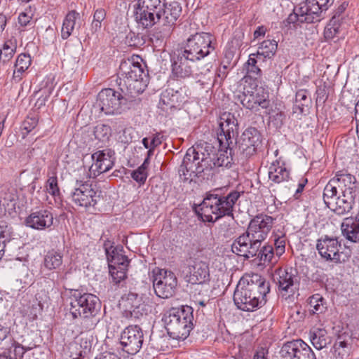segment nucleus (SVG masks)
<instances>
[{
	"mask_svg": "<svg viewBox=\"0 0 359 359\" xmlns=\"http://www.w3.org/2000/svg\"><path fill=\"white\" fill-rule=\"evenodd\" d=\"M269 288L264 282L255 283L250 277L243 278L238 282L233 295L237 307L245 311H252L264 305Z\"/></svg>",
	"mask_w": 359,
	"mask_h": 359,
	"instance_id": "1",
	"label": "nucleus"
},
{
	"mask_svg": "<svg viewBox=\"0 0 359 359\" xmlns=\"http://www.w3.org/2000/svg\"><path fill=\"white\" fill-rule=\"evenodd\" d=\"M240 197L238 191H231L226 196L217 193L208 195L196 212L203 222H215L225 215H231L233 206Z\"/></svg>",
	"mask_w": 359,
	"mask_h": 359,
	"instance_id": "2",
	"label": "nucleus"
},
{
	"mask_svg": "<svg viewBox=\"0 0 359 359\" xmlns=\"http://www.w3.org/2000/svg\"><path fill=\"white\" fill-rule=\"evenodd\" d=\"M336 340L333 345L335 359H346L353 352V339L359 337V316L353 313L346 321H341L333 327Z\"/></svg>",
	"mask_w": 359,
	"mask_h": 359,
	"instance_id": "3",
	"label": "nucleus"
},
{
	"mask_svg": "<svg viewBox=\"0 0 359 359\" xmlns=\"http://www.w3.org/2000/svg\"><path fill=\"white\" fill-rule=\"evenodd\" d=\"M121 70L125 75L124 82L130 93L140 94L145 90L148 84V72L141 57L132 55L127 62L121 63Z\"/></svg>",
	"mask_w": 359,
	"mask_h": 359,
	"instance_id": "4",
	"label": "nucleus"
},
{
	"mask_svg": "<svg viewBox=\"0 0 359 359\" xmlns=\"http://www.w3.org/2000/svg\"><path fill=\"white\" fill-rule=\"evenodd\" d=\"M168 334L176 339H184L192 329L193 315L189 308H172L163 318Z\"/></svg>",
	"mask_w": 359,
	"mask_h": 359,
	"instance_id": "5",
	"label": "nucleus"
},
{
	"mask_svg": "<svg viewBox=\"0 0 359 359\" xmlns=\"http://www.w3.org/2000/svg\"><path fill=\"white\" fill-rule=\"evenodd\" d=\"M217 46V41L212 34L199 32L191 35L186 42L184 55L190 61H198L209 55Z\"/></svg>",
	"mask_w": 359,
	"mask_h": 359,
	"instance_id": "6",
	"label": "nucleus"
},
{
	"mask_svg": "<svg viewBox=\"0 0 359 359\" xmlns=\"http://www.w3.org/2000/svg\"><path fill=\"white\" fill-rule=\"evenodd\" d=\"M69 313L74 319L94 317L100 308L99 298L90 293L75 292L69 297Z\"/></svg>",
	"mask_w": 359,
	"mask_h": 359,
	"instance_id": "7",
	"label": "nucleus"
},
{
	"mask_svg": "<svg viewBox=\"0 0 359 359\" xmlns=\"http://www.w3.org/2000/svg\"><path fill=\"white\" fill-rule=\"evenodd\" d=\"M210 253L205 250H198L187 259L188 281L191 284H203L210 280L208 259Z\"/></svg>",
	"mask_w": 359,
	"mask_h": 359,
	"instance_id": "8",
	"label": "nucleus"
},
{
	"mask_svg": "<svg viewBox=\"0 0 359 359\" xmlns=\"http://www.w3.org/2000/svg\"><path fill=\"white\" fill-rule=\"evenodd\" d=\"M241 102L245 107L255 110L259 107L266 109L270 104L268 93L262 87H257L251 79L245 81Z\"/></svg>",
	"mask_w": 359,
	"mask_h": 359,
	"instance_id": "9",
	"label": "nucleus"
},
{
	"mask_svg": "<svg viewBox=\"0 0 359 359\" xmlns=\"http://www.w3.org/2000/svg\"><path fill=\"white\" fill-rule=\"evenodd\" d=\"M334 0H306L296 9V15L301 22L313 23L320 19L323 11H327Z\"/></svg>",
	"mask_w": 359,
	"mask_h": 359,
	"instance_id": "10",
	"label": "nucleus"
},
{
	"mask_svg": "<svg viewBox=\"0 0 359 359\" xmlns=\"http://www.w3.org/2000/svg\"><path fill=\"white\" fill-rule=\"evenodd\" d=\"M153 286L156 294L163 299L171 297L175 291L177 279L170 271L156 268L153 270Z\"/></svg>",
	"mask_w": 359,
	"mask_h": 359,
	"instance_id": "11",
	"label": "nucleus"
},
{
	"mask_svg": "<svg viewBox=\"0 0 359 359\" xmlns=\"http://www.w3.org/2000/svg\"><path fill=\"white\" fill-rule=\"evenodd\" d=\"M356 179L354 175L348 173L346 171H339L325 186L324 191L327 196L337 195L340 194H348L355 195Z\"/></svg>",
	"mask_w": 359,
	"mask_h": 359,
	"instance_id": "12",
	"label": "nucleus"
},
{
	"mask_svg": "<svg viewBox=\"0 0 359 359\" xmlns=\"http://www.w3.org/2000/svg\"><path fill=\"white\" fill-rule=\"evenodd\" d=\"M107 261L109 273L116 283H120L126 277V271L129 264L128 257L123 253L122 250L111 248L107 250Z\"/></svg>",
	"mask_w": 359,
	"mask_h": 359,
	"instance_id": "13",
	"label": "nucleus"
},
{
	"mask_svg": "<svg viewBox=\"0 0 359 359\" xmlns=\"http://www.w3.org/2000/svg\"><path fill=\"white\" fill-rule=\"evenodd\" d=\"M273 224V219L266 215H259L250 222L246 233L253 241L261 247Z\"/></svg>",
	"mask_w": 359,
	"mask_h": 359,
	"instance_id": "14",
	"label": "nucleus"
},
{
	"mask_svg": "<svg viewBox=\"0 0 359 359\" xmlns=\"http://www.w3.org/2000/svg\"><path fill=\"white\" fill-rule=\"evenodd\" d=\"M91 158L93 163L88 173L90 178H95L109 171L114 165V152L109 149L95 151L92 154Z\"/></svg>",
	"mask_w": 359,
	"mask_h": 359,
	"instance_id": "15",
	"label": "nucleus"
},
{
	"mask_svg": "<svg viewBox=\"0 0 359 359\" xmlns=\"http://www.w3.org/2000/svg\"><path fill=\"white\" fill-rule=\"evenodd\" d=\"M72 200L75 205L88 209L96 205L100 200V195L91 184L80 183L73 191Z\"/></svg>",
	"mask_w": 359,
	"mask_h": 359,
	"instance_id": "16",
	"label": "nucleus"
},
{
	"mask_svg": "<svg viewBox=\"0 0 359 359\" xmlns=\"http://www.w3.org/2000/svg\"><path fill=\"white\" fill-rule=\"evenodd\" d=\"M143 333L138 326H128L121 335L120 343L123 350L129 354L137 353L142 347Z\"/></svg>",
	"mask_w": 359,
	"mask_h": 359,
	"instance_id": "17",
	"label": "nucleus"
},
{
	"mask_svg": "<svg viewBox=\"0 0 359 359\" xmlns=\"http://www.w3.org/2000/svg\"><path fill=\"white\" fill-rule=\"evenodd\" d=\"M203 147L197 149H189L180 168V175L185 181H191L193 177L196 176L197 172H200L199 164L201 162V158L199 153L201 152Z\"/></svg>",
	"mask_w": 359,
	"mask_h": 359,
	"instance_id": "18",
	"label": "nucleus"
},
{
	"mask_svg": "<svg viewBox=\"0 0 359 359\" xmlns=\"http://www.w3.org/2000/svg\"><path fill=\"white\" fill-rule=\"evenodd\" d=\"M283 359H316L311 348L302 340L289 341L280 350Z\"/></svg>",
	"mask_w": 359,
	"mask_h": 359,
	"instance_id": "19",
	"label": "nucleus"
},
{
	"mask_svg": "<svg viewBox=\"0 0 359 359\" xmlns=\"http://www.w3.org/2000/svg\"><path fill=\"white\" fill-rule=\"evenodd\" d=\"M341 249V244L335 238L320 239L317 243V250L321 257L334 262L345 261L346 256L340 251Z\"/></svg>",
	"mask_w": 359,
	"mask_h": 359,
	"instance_id": "20",
	"label": "nucleus"
},
{
	"mask_svg": "<svg viewBox=\"0 0 359 359\" xmlns=\"http://www.w3.org/2000/svg\"><path fill=\"white\" fill-rule=\"evenodd\" d=\"M326 191H323V200L326 205L338 215L348 212L354 203L355 195L348 194H340L337 195L327 196Z\"/></svg>",
	"mask_w": 359,
	"mask_h": 359,
	"instance_id": "21",
	"label": "nucleus"
},
{
	"mask_svg": "<svg viewBox=\"0 0 359 359\" xmlns=\"http://www.w3.org/2000/svg\"><path fill=\"white\" fill-rule=\"evenodd\" d=\"M259 248L260 247L246 232L236 238L231 245V250L233 253L246 258L256 256Z\"/></svg>",
	"mask_w": 359,
	"mask_h": 359,
	"instance_id": "22",
	"label": "nucleus"
},
{
	"mask_svg": "<svg viewBox=\"0 0 359 359\" xmlns=\"http://www.w3.org/2000/svg\"><path fill=\"white\" fill-rule=\"evenodd\" d=\"M121 94L111 88L102 90L97 96V104L102 111L113 114L120 106Z\"/></svg>",
	"mask_w": 359,
	"mask_h": 359,
	"instance_id": "23",
	"label": "nucleus"
},
{
	"mask_svg": "<svg viewBox=\"0 0 359 359\" xmlns=\"http://www.w3.org/2000/svg\"><path fill=\"white\" fill-rule=\"evenodd\" d=\"M205 150L208 152L206 154L200 152L202 155L201 163L203 165L212 168L228 166L230 163V158L228 156L226 150H219L217 153L213 152V147L205 144Z\"/></svg>",
	"mask_w": 359,
	"mask_h": 359,
	"instance_id": "24",
	"label": "nucleus"
},
{
	"mask_svg": "<svg viewBox=\"0 0 359 359\" xmlns=\"http://www.w3.org/2000/svg\"><path fill=\"white\" fill-rule=\"evenodd\" d=\"M275 279L278 284V290L282 296L293 294L297 290L296 278L287 269L280 268L275 271Z\"/></svg>",
	"mask_w": 359,
	"mask_h": 359,
	"instance_id": "25",
	"label": "nucleus"
},
{
	"mask_svg": "<svg viewBox=\"0 0 359 359\" xmlns=\"http://www.w3.org/2000/svg\"><path fill=\"white\" fill-rule=\"evenodd\" d=\"M53 224V214L48 210L32 212L25 219V224L34 229H49Z\"/></svg>",
	"mask_w": 359,
	"mask_h": 359,
	"instance_id": "26",
	"label": "nucleus"
},
{
	"mask_svg": "<svg viewBox=\"0 0 359 359\" xmlns=\"http://www.w3.org/2000/svg\"><path fill=\"white\" fill-rule=\"evenodd\" d=\"M243 149L248 154H252L262 144V135L255 128L246 129L241 137Z\"/></svg>",
	"mask_w": 359,
	"mask_h": 359,
	"instance_id": "27",
	"label": "nucleus"
},
{
	"mask_svg": "<svg viewBox=\"0 0 359 359\" xmlns=\"http://www.w3.org/2000/svg\"><path fill=\"white\" fill-rule=\"evenodd\" d=\"M236 128V121L230 114H223L219 122V129L217 132V139L220 144L224 141L228 142L234 135Z\"/></svg>",
	"mask_w": 359,
	"mask_h": 359,
	"instance_id": "28",
	"label": "nucleus"
},
{
	"mask_svg": "<svg viewBox=\"0 0 359 359\" xmlns=\"http://www.w3.org/2000/svg\"><path fill=\"white\" fill-rule=\"evenodd\" d=\"M49 296L48 292L42 290L39 291L35 295V299L32 305L29 307L26 315L29 320H36L39 315H41L44 306L48 304Z\"/></svg>",
	"mask_w": 359,
	"mask_h": 359,
	"instance_id": "29",
	"label": "nucleus"
},
{
	"mask_svg": "<svg viewBox=\"0 0 359 359\" xmlns=\"http://www.w3.org/2000/svg\"><path fill=\"white\" fill-rule=\"evenodd\" d=\"M290 177V172L283 161L276 160L269 168V178L275 183L287 181Z\"/></svg>",
	"mask_w": 359,
	"mask_h": 359,
	"instance_id": "30",
	"label": "nucleus"
},
{
	"mask_svg": "<svg viewBox=\"0 0 359 359\" xmlns=\"http://www.w3.org/2000/svg\"><path fill=\"white\" fill-rule=\"evenodd\" d=\"M343 235L353 242L359 241V218L347 217L341 224Z\"/></svg>",
	"mask_w": 359,
	"mask_h": 359,
	"instance_id": "31",
	"label": "nucleus"
},
{
	"mask_svg": "<svg viewBox=\"0 0 359 359\" xmlns=\"http://www.w3.org/2000/svg\"><path fill=\"white\" fill-rule=\"evenodd\" d=\"M189 60H190L187 57L184 53L182 56L178 57L177 60L173 62L172 65V72L175 76L178 78H186L191 74L192 70L189 65Z\"/></svg>",
	"mask_w": 359,
	"mask_h": 359,
	"instance_id": "32",
	"label": "nucleus"
},
{
	"mask_svg": "<svg viewBox=\"0 0 359 359\" xmlns=\"http://www.w3.org/2000/svg\"><path fill=\"white\" fill-rule=\"evenodd\" d=\"M80 14L75 11H69L64 19L61 36L63 39H68L72 34L76 25L77 20H79Z\"/></svg>",
	"mask_w": 359,
	"mask_h": 359,
	"instance_id": "33",
	"label": "nucleus"
},
{
	"mask_svg": "<svg viewBox=\"0 0 359 359\" xmlns=\"http://www.w3.org/2000/svg\"><path fill=\"white\" fill-rule=\"evenodd\" d=\"M139 8L140 6L136 4L135 7V17L136 21L138 24L141 25L142 27H151L159 20V14L157 13H152V11L148 10L144 11V13L141 15L142 16V19L141 20L138 14Z\"/></svg>",
	"mask_w": 359,
	"mask_h": 359,
	"instance_id": "34",
	"label": "nucleus"
},
{
	"mask_svg": "<svg viewBox=\"0 0 359 359\" xmlns=\"http://www.w3.org/2000/svg\"><path fill=\"white\" fill-rule=\"evenodd\" d=\"M17 49V39L14 36L6 39L0 49V61L8 62L14 56Z\"/></svg>",
	"mask_w": 359,
	"mask_h": 359,
	"instance_id": "35",
	"label": "nucleus"
},
{
	"mask_svg": "<svg viewBox=\"0 0 359 359\" xmlns=\"http://www.w3.org/2000/svg\"><path fill=\"white\" fill-rule=\"evenodd\" d=\"M137 4L140 6L139 8V17L142 20V13L144 11L148 10L152 11V13H157L159 14L161 18L162 14V6L161 0H138Z\"/></svg>",
	"mask_w": 359,
	"mask_h": 359,
	"instance_id": "36",
	"label": "nucleus"
},
{
	"mask_svg": "<svg viewBox=\"0 0 359 359\" xmlns=\"http://www.w3.org/2000/svg\"><path fill=\"white\" fill-rule=\"evenodd\" d=\"M278 43L275 40L267 39L264 41L259 46L257 53V57L271 58L277 50Z\"/></svg>",
	"mask_w": 359,
	"mask_h": 359,
	"instance_id": "37",
	"label": "nucleus"
},
{
	"mask_svg": "<svg viewBox=\"0 0 359 359\" xmlns=\"http://www.w3.org/2000/svg\"><path fill=\"white\" fill-rule=\"evenodd\" d=\"M62 264V255L60 252L50 250L44 257L43 264L45 268L48 270L58 269Z\"/></svg>",
	"mask_w": 359,
	"mask_h": 359,
	"instance_id": "38",
	"label": "nucleus"
},
{
	"mask_svg": "<svg viewBox=\"0 0 359 359\" xmlns=\"http://www.w3.org/2000/svg\"><path fill=\"white\" fill-rule=\"evenodd\" d=\"M32 64V60L29 55L26 53L20 54L15 63L14 76L20 77L26 72Z\"/></svg>",
	"mask_w": 359,
	"mask_h": 359,
	"instance_id": "39",
	"label": "nucleus"
},
{
	"mask_svg": "<svg viewBox=\"0 0 359 359\" xmlns=\"http://www.w3.org/2000/svg\"><path fill=\"white\" fill-rule=\"evenodd\" d=\"M310 311L315 313H322L326 310L325 299L319 294H315L308 299Z\"/></svg>",
	"mask_w": 359,
	"mask_h": 359,
	"instance_id": "40",
	"label": "nucleus"
},
{
	"mask_svg": "<svg viewBox=\"0 0 359 359\" xmlns=\"http://www.w3.org/2000/svg\"><path fill=\"white\" fill-rule=\"evenodd\" d=\"M142 299L135 294H129L128 297L123 299V306L126 308V311L129 312L131 316L139 312L137 310L141 305Z\"/></svg>",
	"mask_w": 359,
	"mask_h": 359,
	"instance_id": "41",
	"label": "nucleus"
},
{
	"mask_svg": "<svg viewBox=\"0 0 359 359\" xmlns=\"http://www.w3.org/2000/svg\"><path fill=\"white\" fill-rule=\"evenodd\" d=\"M45 188L50 195L54 198H60V190L58 186L57 173L55 171H53L52 175H48Z\"/></svg>",
	"mask_w": 359,
	"mask_h": 359,
	"instance_id": "42",
	"label": "nucleus"
},
{
	"mask_svg": "<svg viewBox=\"0 0 359 359\" xmlns=\"http://www.w3.org/2000/svg\"><path fill=\"white\" fill-rule=\"evenodd\" d=\"M341 31V23L337 20L332 19L326 25L324 30V36L327 40L333 39L338 36Z\"/></svg>",
	"mask_w": 359,
	"mask_h": 359,
	"instance_id": "43",
	"label": "nucleus"
},
{
	"mask_svg": "<svg viewBox=\"0 0 359 359\" xmlns=\"http://www.w3.org/2000/svg\"><path fill=\"white\" fill-rule=\"evenodd\" d=\"M149 164V161L148 158H146L143 163L135 170H134L132 174V178L136 181L137 182L143 184L146 182V180L148 176V167Z\"/></svg>",
	"mask_w": 359,
	"mask_h": 359,
	"instance_id": "44",
	"label": "nucleus"
},
{
	"mask_svg": "<svg viewBox=\"0 0 359 359\" xmlns=\"http://www.w3.org/2000/svg\"><path fill=\"white\" fill-rule=\"evenodd\" d=\"M25 353V348L19 343L14 341L8 349L7 355L5 354V357L9 359H21Z\"/></svg>",
	"mask_w": 359,
	"mask_h": 359,
	"instance_id": "45",
	"label": "nucleus"
},
{
	"mask_svg": "<svg viewBox=\"0 0 359 359\" xmlns=\"http://www.w3.org/2000/svg\"><path fill=\"white\" fill-rule=\"evenodd\" d=\"M311 342L313 346L318 350L325 347L328 344V340L325 331L319 330L314 333L311 339Z\"/></svg>",
	"mask_w": 359,
	"mask_h": 359,
	"instance_id": "46",
	"label": "nucleus"
},
{
	"mask_svg": "<svg viewBox=\"0 0 359 359\" xmlns=\"http://www.w3.org/2000/svg\"><path fill=\"white\" fill-rule=\"evenodd\" d=\"M274 251L277 256H281L285 250L286 238L284 235H274Z\"/></svg>",
	"mask_w": 359,
	"mask_h": 359,
	"instance_id": "47",
	"label": "nucleus"
},
{
	"mask_svg": "<svg viewBox=\"0 0 359 359\" xmlns=\"http://www.w3.org/2000/svg\"><path fill=\"white\" fill-rule=\"evenodd\" d=\"M212 268L213 273L218 277L223 276L227 270L226 264L222 258L215 259L212 264Z\"/></svg>",
	"mask_w": 359,
	"mask_h": 359,
	"instance_id": "48",
	"label": "nucleus"
},
{
	"mask_svg": "<svg viewBox=\"0 0 359 359\" xmlns=\"http://www.w3.org/2000/svg\"><path fill=\"white\" fill-rule=\"evenodd\" d=\"M39 118L36 116H27L22 124V129L26 131V135L33 130L38 125Z\"/></svg>",
	"mask_w": 359,
	"mask_h": 359,
	"instance_id": "49",
	"label": "nucleus"
},
{
	"mask_svg": "<svg viewBox=\"0 0 359 359\" xmlns=\"http://www.w3.org/2000/svg\"><path fill=\"white\" fill-rule=\"evenodd\" d=\"M32 17L33 13L31 8H27L25 11L19 14L18 22L22 27H26L31 22Z\"/></svg>",
	"mask_w": 359,
	"mask_h": 359,
	"instance_id": "50",
	"label": "nucleus"
},
{
	"mask_svg": "<svg viewBox=\"0 0 359 359\" xmlns=\"http://www.w3.org/2000/svg\"><path fill=\"white\" fill-rule=\"evenodd\" d=\"M274 252L271 246H264L259 254L260 259L264 262H271Z\"/></svg>",
	"mask_w": 359,
	"mask_h": 359,
	"instance_id": "51",
	"label": "nucleus"
},
{
	"mask_svg": "<svg viewBox=\"0 0 359 359\" xmlns=\"http://www.w3.org/2000/svg\"><path fill=\"white\" fill-rule=\"evenodd\" d=\"M142 144L144 145V147L146 148V149H148V151H147V158H148V161H149V158L151 156L153 155L154 154V147H152V144H151V139H150V137H144L143 138L142 140Z\"/></svg>",
	"mask_w": 359,
	"mask_h": 359,
	"instance_id": "52",
	"label": "nucleus"
},
{
	"mask_svg": "<svg viewBox=\"0 0 359 359\" xmlns=\"http://www.w3.org/2000/svg\"><path fill=\"white\" fill-rule=\"evenodd\" d=\"M263 57H257L256 54H250L248 60L247 61V67L250 66L257 65L260 62H264Z\"/></svg>",
	"mask_w": 359,
	"mask_h": 359,
	"instance_id": "53",
	"label": "nucleus"
},
{
	"mask_svg": "<svg viewBox=\"0 0 359 359\" xmlns=\"http://www.w3.org/2000/svg\"><path fill=\"white\" fill-rule=\"evenodd\" d=\"M106 18V12L102 8L97 9L93 14V20L102 23Z\"/></svg>",
	"mask_w": 359,
	"mask_h": 359,
	"instance_id": "54",
	"label": "nucleus"
},
{
	"mask_svg": "<svg viewBox=\"0 0 359 359\" xmlns=\"http://www.w3.org/2000/svg\"><path fill=\"white\" fill-rule=\"evenodd\" d=\"M10 236V229L8 225L4 223H0V239L7 238Z\"/></svg>",
	"mask_w": 359,
	"mask_h": 359,
	"instance_id": "55",
	"label": "nucleus"
},
{
	"mask_svg": "<svg viewBox=\"0 0 359 359\" xmlns=\"http://www.w3.org/2000/svg\"><path fill=\"white\" fill-rule=\"evenodd\" d=\"M306 98V91L304 90H300L296 93V102H300L302 106L304 105V103H302V102L305 101Z\"/></svg>",
	"mask_w": 359,
	"mask_h": 359,
	"instance_id": "56",
	"label": "nucleus"
},
{
	"mask_svg": "<svg viewBox=\"0 0 359 359\" xmlns=\"http://www.w3.org/2000/svg\"><path fill=\"white\" fill-rule=\"evenodd\" d=\"M162 137L160 136L159 134H156L154 135H152L150 137L151 139V144H152V147H154V149L161 144L162 143Z\"/></svg>",
	"mask_w": 359,
	"mask_h": 359,
	"instance_id": "57",
	"label": "nucleus"
},
{
	"mask_svg": "<svg viewBox=\"0 0 359 359\" xmlns=\"http://www.w3.org/2000/svg\"><path fill=\"white\" fill-rule=\"evenodd\" d=\"M266 28L263 26L259 27L254 32V36L255 39L264 36L266 33Z\"/></svg>",
	"mask_w": 359,
	"mask_h": 359,
	"instance_id": "58",
	"label": "nucleus"
},
{
	"mask_svg": "<svg viewBox=\"0 0 359 359\" xmlns=\"http://www.w3.org/2000/svg\"><path fill=\"white\" fill-rule=\"evenodd\" d=\"M101 27H102L101 22L93 20L92 23H91V27H90L92 32L96 33V32H99L101 29Z\"/></svg>",
	"mask_w": 359,
	"mask_h": 359,
	"instance_id": "59",
	"label": "nucleus"
},
{
	"mask_svg": "<svg viewBox=\"0 0 359 359\" xmlns=\"http://www.w3.org/2000/svg\"><path fill=\"white\" fill-rule=\"evenodd\" d=\"M247 71L248 74H255L256 75H260L261 74V69L257 65L247 67Z\"/></svg>",
	"mask_w": 359,
	"mask_h": 359,
	"instance_id": "60",
	"label": "nucleus"
},
{
	"mask_svg": "<svg viewBox=\"0 0 359 359\" xmlns=\"http://www.w3.org/2000/svg\"><path fill=\"white\" fill-rule=\"evenodd\" d=\"M253 359H267L266 357V351L262 348L256 353Z\"/></svg>",
	"mask_w": 359,
	"mask_h": 359,
	"instance_id": "61",
	"label": "nucleus"
},
{
	"mask_svg": "<svg viewBox=\"0 0 359 359\" xmlns=\"http://www.w3.org/2000/svg\"><path fill=\"white\" fill-rule=\"evenodd\" d=\"M6 25L5 16L0 15V32H2Z\"/></svg>",
	"mask_w": 359,
	"mask_h": 359,
	"instance_id": "62",
	"label": "nucleus"
},
{
	"mask_svg": "<svg viewBox=\"0 0 359 359\" xmlns=\"http://www.w3.org/2000/svg\"><path fill=\"white\" fill-rule=\"evenodd\" d=\"M95 359H121V358L114 354H107L106 355H102V356L97 357Z\"/></svg>",
	"mask_w": 359,
	"mask_h": 359,
	"instance_id": "63",
	"label": "nucleus"
},
{
	"mask_svg": "<svg viewBox=\"0 0 359 359\" xmlns=\"http://www.w3.org/2000/svg\"><path fill=\"white\" fill-rule=\"evenodd\" d=\"M8 333V332L7 329H0V341L4 340L6 338Z\"/></svg>",
	"mask_w": 359,
	"mask_h": 359,
	"instance_id": "64",
	"label": "nucleus"
}]
</instances>
